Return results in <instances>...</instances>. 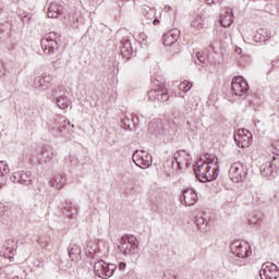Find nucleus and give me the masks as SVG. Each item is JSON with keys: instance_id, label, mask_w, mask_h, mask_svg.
I'll list each match as a JSON object with an SVG mask.
<instances>
[{"instance_id": "1", "label": "nucleus", "mask_w": 279, "mask_h": 279, "mask_svg": "<svg viewBox=\"0 0 279 279\" xmlns=\"http://www.w3.org/2000/svg\"><path fill=\"white\" fill-rule=\"evenodd\" d=\"M118 248L124 256H134L138 252V240L134 235H123L119 241Z\"/></svg>"}, {"instance_id": "2", "label": "nucleus", "mask_w": 279, "mask_h": 279, "mask_svg": "<svg viewBox=\"0 0 279 279\" xmlns=\"http://www.w3.org/2000/svg\"><path fill=\"white\" fill-rule=\"evenodd\" d=\"M58 40H60L58 33H50L41 39L40 43L45 56H53L58 51L60 48Z\"/></svg>"}, {"instance_id": "3", "label": "nucleus", "mask_w": 279, "mask_h": 279, "mask_svg": "<svg viewBox=\"0 0 279 279\" xmlns=\"http://www.w3.org/2000/svg\"><path fill=\"white\" fill-rule=\"evenodd\" d=\"M114 271H117V265L114 264H108L104 260H98L94 264V274L98 278H112V276H114Z\"/></svg>"}, {"instance_id": "4", "label": "nucleus", "mask_w": 279, "mask_h": 279, "mask_svg": "<svg viewBox=\"0 0 279 279\" xmlns=\"http://www.w3.org/2000/svg\"><path fill=\"white\" fill-rule=\"evenodd\" d=\"M10 180L11 182H13V184H23V186H27L28 191H32V189H34V183L36 182V178L32 175L31 171L14 172L11 175Z\"/></svg>"}, {"instance_id": "5", "label": "nucleus", "mask_w": 279, "mask_h": 279, "mask_svg": "<svg viewBox=\"0 0 279 279\" xmlns=\"http://www.w3.org/2000/svg\"><path fill=\"white\" fill-rule=\"evenodd\" d=\"M229 178L235 183L243 182L247 178V166L234 162L229 170Z\"/></svg>"}, {"instance_id": "6", "label": "nucleus", "mask_w": 279, "mask_h": 279, "mask_svg": "<svg viewBox=\"0 0 279 279\" xmlns=\"http://www.w3.org/2000/svg\"><path fill=\"white\" fill-rule=\"evenodd\" d=\"M132 160L135 162L136 167H140V169H149L153 162L151 156L145 150H135Z\"/></svg>"}, {"instance_id": "7", "label": "nucleus", "mask_w": 279, "mask_h": 279, "mask_svg": "<svg viewBox=\"0 0 279 279\" xmlns=\"http://www.w3.org/2000/svg\"><path fill=\"white\" fill-rule=\"evenodd\" d=\"M231 254L236 255L238 258H250L252 256V251L250 250V244L243 243L239 240L234 241L230 245Z\"/></svg>"}, {"instance_id": "8", "label": "nucleus", "mask_w": 279, "mask_h": 279, "mask_svg": "<svg viewBox=\"0 0 279 279\" xmlns=\"http://www.w3.org/2000/svg\"><path fill=\"white\" fill-rule=\"evenodd\" d=\"M217 160V157H209L208 161H199L195 167H194V173L195 177L199 182L204 180L205 175H207V171H210L213 169V163Z\"/></svg>"}, {"instance_id": "9", "label": "nucleus", "mask_w": 279, "mask_h": 279, "mask_svg": "<svg viewBox=\"0 0 279 279\" xmlns=\"http://www.w3.org/2000/svg\"><path fill=\"white\" fill-rule=\"evenodd\" d=\"M259 276L262 279H278L279 277L278 266L271 262L264 263L259 270Z\"/></svg>"}, {"instance_id": "10", "label": "nucleus", "mask_w": 279, "mask_h": 279, "mask_svg": "<svg viewBox=\"0 0 279 279\" xmlns=\"http://www.w3.org/2000/svg\"><path fill=\"white\" fill-rule=\"evenodd\" d=\"M231 89L236 97H243V95H246L247 90H250V85L242 76H235L232 80Z\"/></svg>"}, {"instance_id": "11", "label": "nucleus", "mask_w": 279, "mask_h": 279, "mask_svg": "<svg viewBox=\"0 0 279 279\" xmlns=\"http://www.w3.org/2000/svg\"><path fill=\"white\" fill-rule=\"evenodd\" d=\"M260 173L264 178L278 177V158L272 157V161H267L260 166Z\"/></svg>"}, {"instance_id": "12", "label": "nucleus", "mask_w": 279, "mask_h": 279, "mask_svg": "<svg viewBox=\"0 0 279 279\" xmlns=\"http://www.w3.org/2000/svg\"><path fill=\"white\" fill-rule=\"evenodd\" d=\"M33 86L34 88H36V90L39 92L49 90V88L53 86V76H51V74H44L41 76H37L34 80Z\"/></svg>"}, {"instance_id": "13", "label": "nucleus", "mask_w": 279, "mask_h": 279, "mask_svg": "<svg viewBox=\"0 0 279 279\" xmlns=\"http://www.w3.org/2000/svg\"><path fill=\"white\" fill-rule=\"evenodd\" d=\"M197 193L195 190L187 187L182 191L181 204L185 206H195L197 204Z\"/></svg>"}, {"instance_id": "14", "label": "nucleus", "mask_w": 279, "mask_h": 279, "mask_svg": "<svg viewBox=\"0 0 279 279\" xmlns=\"http://www.w3.org/2000/svg\"><path fill=\"white\" fill-rule=\"evenodd\" d=\"M48 19H59L64 14V5L60 2H51L48 8Z\"/></svg>"}, {"instance_id": "15", "label": "nucleus", "mask_w": 279, "mask_h": 279, "mask_svg": "<svg viewBox=\"0 0 279 279\" xmlns=\"http://www.w3.org/2000/svg\"><path fill=\"white\" fill-rule=\"evenodd\" d=\"M217 178H219V161L218 159H216L213 165H211V169H209V171L206 172V175L201 179V182H213V180H217Z\"/></svg>"}, {"instance_id": "16", "label": "nucleus", "mask_w": 279, "mask_h": 279, "mask_svg": "<svg viewBox=\"0 0 279 279\" xmlns=\"http://www.w3.org/2000/svg\"><path fill=\"white\" fill-rule=\"evenodd\" d=\"M62 213L68 219H77V206L71 201H65L62 207Z\"/></svg>"}, {"instance_id": "17", "label": "nucleus", "mask_w": 279, "mask_h": 279, "mask_svg": "<svg viewBox=\"0 0 279 279\" xmlns=\"http://www.w3.org/2000/svg\"><path fill=\"white\" fill-rule=\"evenodd\" d=\"M178 38H180L179 29H172L163 34L162 41L165 47H171V45H175V43H178Z\"/></svg>"}, {"instance_id": "18", "label": "nucleus", "mask_w": 279, "mask_h": 279, "mask_svg": "<svg viewBox=\"0 0 279 279\" xmlns=\"http://www.w3.org/2000/svg\"><path fill=\"white\" fill-rule=\"evenodd\" d=\"M69 257L73 263H77L82 258V247L77 243H70L68 247Z\"/></svg>"}, {"instance_id": "19", "label": "nucleus", "mask_w": 279, "mask_h": 279, "mask_svg": "<svg viewBox=\"0 0 279 279\" xmlns=\"http://www.w3.org/2000/svg\"><path fill=\"white\" fill-rule=\"evenodd\" d=\"M121 53L123 58L130 60L134 53V49L132 48V41L130 39H123L120 45Z\"/></svg>"}, {"instance_id": "20", "label": "nucleus", "mask_w": 279, "mask_h": 279, "mask_svg": "<svg viewBox=\"0 0 279 279\" xmlns=\"http://www.w3.org/2000/svg\"><path fill=\"white\" fill-rule=\"evenodd\" d=\"M43 158L45 159V162L51 163L56 162V158L58 156V153H56L54 148L51 146H44L41 149Z\"/></svg>"}, {"instance_id": "21", "label": "nucleus", "mask_w": 279, "mask_h": 279, "mask_svg": "<svg viewBox=\"0 0 279 279\" xmlns=\"http://www.w3.org/2000/svg\"><path fill=\"white\" fill-rule=\"evenodd\" d=\"M49 184L50 186H52V189H57V191H60V189H63L64 184H66V175L57 174L49 180Z\"/></svg>"}, {"instance_id": "22", "label": "nucleus", "mask_w": 279, "mask_h": 279, "mask_svg": "<svg viewBox=\"0 0 279 279\" xmlns=\"http://www.w3.org/2000/svg\"><path fill=\"white\" fill-rule=\"evenodd\" d=\"M52 104H56L60 108V110H66L69 106H71V99L66 96V94H63V96H60L56 100H52Z\"/></svg>"}, {"instance_id": "23", "label": "nucleus", "mask_w": 279, "mask_h": 279, "mask_svg": "<svg viewBox=\"0 0 279 279\" xmlns=\"http://www.w3.org/2000/svg\"><path fill=\"white\" fill-rule=\"evenodd\" d=\"M234 21V15L232 11H227L225 14L220 15V25L221 27H230Z\"/></svg>"}, {"instance_id": "24", "label": "nucleus", "mask_w": 279, "mask_h": 279, "mask_svg": "<svg viewBox=\"0 0 279 279\" xmlns=\"http://www.w3.org/2000/svg\"><path fill=\"white\" fill-rule=\"evenodd\" d=\"M64 95H66V93L64 92V86L58 85L51 89L49 99H51V101H54L59 99V97H62Z\"/></svg>"}, {"instance_id": "25", "label": "nucleus", "mask_w": 279, "mask_h": 279, "mask_svg": "<svg viewBox=\"0 0 279 279\" xmlns=\"http://www.w3.org/2000/svg\"><path fill=\"white\" fill-rule=\"evenodd\" d=\"M10 173V166L5 161H0V189L5 184V175Z\"/></svg>"}, {"instance_id": "26", "label": "nucleus", "mask_w": 279, "mask_h": 279, "mask_svg": "<svg viewBox=\"0 0 279 279\" xmlns=\"http://www.w3.org/2000/svg\"><path fill=\"white\" fill-rule=\"evenodd\" d=\"M182 156H191V155L186 154V150H178L174 153L173 155L174 161H172V165H177L180 171H182Z\"/></svg>"}, {"instance_id": "27", "label": "nucleus", "mask_w": 279, "mask_h": 279, "mask_svg": "<svg viewBox=\"0 0 279 279\" xmlns=\"http://www.w3.org/2000/svg\"><path fill=\"white\" fill-rule=\"evenodd\" d=\"M194 29H204V19L201 15H195L191 22Z\"/></svg>"}, {"instance_id": "28", "label": "nucleus", "mask_w": 279, "mask_h": 279, "mask_svg": "<svg viewBox=\"0 0 279 279\" xmlns=\"http://www.w3.org/2000/svg\"><path fill=\"white\" fill-rule=\"evenodd\" d=\"M10 215H12V211L5 206H0V221H8L10 219Z\"/></svg>"}, {"instance_id": "29", "label": "nucleus", "mask_w": 279, "mask_h": 279, "mask_svg": "<svg viewBox=\"0 0 279 279\" xmlns=\"http://www.w3.org/2000/svg\"><path fill=\"white\" fill-rule=\"evenodd\" d=\"M160 97H162V89H153L150 92H148V98L149 99H154V100H157V101H160Z\"/></svg>"}, {"instance_id": "30", "label": "nucleus", "mask_w": 279, "mask_h": 279, "mask_svg": "<svg viewBox=\"0 0 279 279\" xmlns=\"http://www.w3.org/2000/svg\"><path fill=\"white\" fill-rule=\"evenodd\" d=\"M191 88H193V83H191L189 81H183L179 85V90H182V93H189V90H191Z\"/></svg>"}, {"instance_id": "31", "label": "nucleus", "mask_w": 279, "mask_h": 279, "mask_svg": "<svg viewBox=\"0 0 279 279\" xmlns=\"http://www.w3.org/2000/svg\"><path fill=\"white\" fill-rule=\"evenodd\" d=\"M195 223L198 230H204L208 226V221L204 217H197Z\"/></svg>"}, {"instance_id": "32", "label": "nucleus", "mask_w": 279, "mask_h": 279, "mask_svg": "<svg viewBox=\"0 0 279 279\" xmlns=\"http://www.w3.org/2000/svg\"><path fill=\"white\" fill-rule=\"evenodd\" d=\"M196 58L201 64H206V62H208V54H206V52L197 51Z\"/></svg>"}, {"instance_id": "33", "label": "nucleus", "mask_w": 279, "mask_h": 279, "mask_svg": "<svg viewBox=\"0 0 279 279\" xmlns=\"http://www.w3.org/2000/svg\"><path fill=\"white\" fill-rule=\"evenodd\" d=\"M122 123L124 125V130H130L132 131V116L130 117H124L122 119Z\"/></svg>"}, {"instance_id": "34", "label": "nucleus", "mask_w": 279, "mask_h": 279, "mask_svg": "<svg viewBox=\"0 0 279 279\" xmlns=\"http://www.w3.org/2000/svg\"><path fill=\"white\" fill-rule=\"evenodd\" d=\"M272 158H278L279 156V140L272 142Z\"/></svg>"}, {"instance_id": "35", "label": "nucleus", "mask_w": 279, "mask_h": 279, "mask_svg": "<svg viewBox=\"0 0 279 279\" xmlns=\"http://www.w3.org/2000/svg\"><path fill=\"white\" fill-rule=\"evenodd\" d=\"M160 101L161 102L169 101V94L167 93V89H162Z\"/></svg>"}, {"instance_id": "36", "label": "nucleus", "mask_w": 279, "mask_h": 279, "mask_svg": "<svg viewBox=\"0 0 279 279\" xmlns=\"http://www.w3.org/2000/svg\"><path fill=\"white\" fill-rule=\"evenodd\" d=\"M189 104L191 105L190 108H192V109L197 108V99H196L195 97H191V98L189 99Z\"/></svg>"}, {"instance_id": "37", "label": "nucleus", "mask_w": 279, "mask_h": 279, "mask_svg": "<svg viewBox=\"0 0 279 279\" xmlns=\"http://www.w3.org/2000/svg\"><path fill=\"white\" fill-rule=\"evenodd\" d=\"M131 121H132L133 128H136L138 125V117L131 114Z\"/></svg>"}, {"instance_id": "38", "label": "nucleus", "mask_w": 279, "mask_h": 279, "mask_svg": "<svg viewBox=\"0 0 279 279\" xmlns=\"http://www.w3.org/2000/svg\"><path fill=\"white\" fill-rule=\"evenodd\" d=\"M125 267H126V264L123 263V262H121V263L118 265V268H119L120 270L125 269Z\"/></svg>"}, {"instance_id": "39", "label": "nucleus", "mask_w": 279, "mask_h": 279, "mask_svg": "<svg viewBox=\"0 0 279 279\" xmlns=\"http://www.w3.org/2000/svg\"><path fill=\"white\" fill-rule=\"evenodd\" d=\"M38 193H40V187L39 186L33 189V195H38Z\"/></svg>"}, {"instance_id": "40", "label": "nucleus", "mask_w": 279, "mask_h": 279, "mask_svg": "<svg viewBox=\"0 0 279 279\" xmlns=\"http://www.w3.org/2000/svg\"><path fill=\"white\" fill-rule=\"evenodd\" d=\"M151 16V14L147 13L144 19H147L148 21L146 23L150 24L151 23V19L149 17Z\"/></svg>"}, {"instance_id": "41", "label": "nucleus", "mask_w": 279, "mask_h": 279, "mask_svg": "<svg viewBox=\"0 0 279 279\" xmlns=\"http://www.w3.org/2000/svg\"><path fill=\"white\" fill-rule=\"evenodd\" d=\"M251 226H258V221L248 219Z\"/></svg>"}, {"instance_id": "42", "label": "nucleus", "mask_w": 279, "mask_h": 279, "mask_svg": "<svg viewBox=\"0 0 279 279\" xmlns=\"http://www.w3.org/2000/svg\"><path fill=\"white\" fill-rule=\"evenodd\" d=\"M159 23H160V20H159V19L153 20V25H158Z\"/></svg>"}, {"instance_id": "43", "label": "nucleus", "mask_w": 279, "mask_h": 279, "mask_svg": "<svg viewBox=\"0 0 279 279\" xmlns=\"http://www.w3.org/2000/svg\"><path fill=\"white\" fill-rule=\"evenodd\" d=\"M4 68H3V63H1L0 65V76L3 74Z\"/></svg>"}, {"instance_id": "44", "label": "nucleus", "mask_w": 279, "mask_h": 279, "mask_svg": "<svg viewBox=\"0 0 279 279\" xmlns=\"http://www.w3.org/2000/svg\"><path fill=\"white\" fill-rule=\"evenodd\" d=\"M154 128H156V123H150V124L148 125V130H151V129H154Z\"/></svg>"}, {"instance_id": "45", "label": "nucleus", "mask_w": 279, "mask_h": 279, "mask_svg": "<svg viewBox=\"0 0 279 279\" xmlns=\"http://www.w3.org/2000/svg\"><path fill=\"white\" fill-rule=\"evenodd\" d=\"M51 64H52V66H56V64H58V61L52 59Z\"/></svg>"}, {"instance_id": "46", "label": "nucleus", "mask_w": 279, "mask_h": 279, "mask_svg": "<svg viewBox=\"0 0 279 279\" xmlns=\"http://www.w3.org/2000/svg\"><path fill=\"white\" fill-rule=\"evenodd\" d=\"M235 52H236V53H241V48H236V49H235Z\"/></svg>"}, {"instance_id": "47", "label": "nucleus", "mask_w": 279, "mask_h": 279, "mask_svg": "<svg viewBox=\"0 0 279 279\" xmlns=\"http://www.w3.org/2000/svg\"><path fill=\"white\" fill-rule=\"evenodd\" d=\"M141 37L143 38V40H145V38H147V36L145 34L141 35Z\"/></svg>"}, {"instance_id": "48", "label": "nucleus", "mask_w": 279, "mask_h": 279, "mask_svg": "<svg viewBox=\"0 0 279 279\" xmlns=\"http://www.w3.org/2000/svg\"><path fill=\"white\" fill-rule=\"evenodd\" d=\"M207 3H214L215 0H206Z\"/></svg>"}, {"instance_id": "49", "label": "nucleus", "mask_w": 279, "mask_h": 279, "mask_svg": "<svg viewBox=\"0 0 279 279\" xmlns=\"http://www.w3.org/2000/svg\"><path fill=\"white\" fill-rule=\"evenodd\" d=\"M242 133L245 134V130H242Z\"/></svg>"}, {"instance_id": "50", "label": "nucleus", "mask_w": 279, "mask_h": 279, "mask_svg": "<svg viewBox=\"0 0 279 279\" xmlns=\"http://www.w3.org/2000/svg\"><path fill=\"white\" fill-rule=\"evenodd\" d=\"M236 265H240V266H241V264H239V263H236Z\"/></svg>"}]
</instances>
